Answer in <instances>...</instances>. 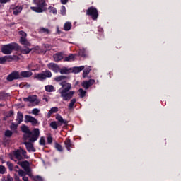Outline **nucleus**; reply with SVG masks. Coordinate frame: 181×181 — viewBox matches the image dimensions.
<instances>
[{
	"instance_id": "nucleus-59",
	"label": "nucleus",
	"mask_w": 181,
	"mask_h": 181,
	"mask_svg": "<svg viewBox=\"0 0 181 181\" xmlns=\"http://www.w3.org/2000/svg\"><path fill=\"white\" fill-rule=\"evenodd\" d=\"M27 175L30 176V177H33V175H32V173H27Z\"/></svg>"
},
{
	"instance_id": "nucleus-8",
	"label": "nucleus",
	"mask_w": 181,
	"mask_h": 181,
	"mask_svg": "<svg viewBox=\"0 0 181 181\" xmlns=\"http://www.w3.org/2000/svg\"><path fill=\"white\" fill-rule=\"evenodd\" d=\"M23 144L25 145L26 149L28 152H36V149L33 147V144L32 141H24Z\"/></svg>"
},
{
	"instance_id": "nucleus-32",
	"label": "nucleus",
	"mask_w": 181,
	"mask_h": 181,
	"mask_svg": "<svg viewBox=\"0 0 181 181\" xmlns=\"http://www.w3.org/2000/svg\"><path fill=\"white\" fill-rule=\"evenodd\" d=\"M78 91L81 98L86 97V90H83V88H80Z\"/></svg>"
},
{
	"instance_id": "nucleus-34",
	"label": "nucleus",
	"mask_w": 181,
	"mask_h": 181,
	"mask_svg": "<svg viewBox=\"0 0 181 181\" xmlns=\"http://www.w3.org/2000/svg\"><path fill=\"white\" fill-rule=\"evenodd\" d=\"M55 148L59 151V152H63V147L62 145L59 144V143H55Z\"/></svg>"
},
{
	"instance_id": "nucleus-57",
	"label": "nucleus",
	"mask_w": 181,
	"mask_h": 181,
	"mask_svg": "<svg viewBox=\"0 0 181 181\" xmlns=\"http://www.w3.org/2000/svg\"><path fill=\"white\" fill-rule=\"evenodd\" d=\"M66 2H69V0H61V3L63 4V5H66Z\"/></svg>"
},
{
	"instance_id": "nucleus-11",
	"label": "nucleus",
	"mask_w": 181,
	"mask_h": 181,
	"mask_svg": "<svg viewBox=\"0 0 181 181\" xmlns=\"http://www.w3.org/2000/svg\"><path fill=\"white\" fill-rule=\"evenodd\" d=\"M33 74V73H32V71H21L20 73V80L22 79V78H26L32 77Z\"/></svg>"
},
{
	"instance_id": "nucleus-6",
	"label": "nucleus",
	"mask_w": 181,
	"mask_h": 181,
	"mask_svg": "<svg viewBox=\"0 0 181 181\" xmlns=\"http://www.w3.org/2000/svg\"><path fill=\"white\" fill-rule=\"evenodd\" d=\"M86 15L91 16L93 21H97V18H98V11L95 7H90L86 11Z\"/></svg>"
},
{
	"instance_id": "nucleus-25",
	"label": "nucleus",
	"mask_w": 181,
	"mask_h": 181,
	"mask_svg": "<svg viewBox=\"0 0 181 181\" xmlns=\"http://www.w3.org/2000/svg\"><path fill=\"white\" fill-rule=\"evenodd\" d=\"M14 172H17L21 177H23L24 176H26V173L23 171L22 169L18 170H14Z\"/></svg>"
},
{
	"instance_id": "nucleus-10",
	"label": "nucleus",
	"mask_w": 181,
	"mask_h": 181,
	"mask_svg": "<svg viewBox=\"0 0 181 181\" xmlns=\"http://www.w3.org/2000/svg\"><path fill=\"white\" fill-rule=\"evenodd\" d=\"M25 122H31L32 125H36L37 124V119L36 118L30 116V115H25Z\"/></svg>"
},
{
	"instance_id": "nucleus-37",
	"label": "nucleus",
	"mask_w": 181,
	"mask_h": 181,
	"mask_svg": "<svg viewBox=\"0 0 181 181\" xmlns=\"http://www.w3.org/2000/svg\"><path fill=\"white\" fill-rule=\"evenodd\" d=\"M50 127L53 129H57V127H59V125L57 124V122H52L50 123Z\"/></svg>"
},
{
	"instance_id": "nucleus-35",
	"label": "nucleus",
	"mask_w": 181,
	"mask_h": 181,
	"mask_svg": "<svg viewBox=\"0 0 181 181\" xmlns=\"http://www.w3.org/2000/svg\"><path fill=\"white\" fill-rule=\"evenodd\" d=\"M20 151L21 153V155H23V156H24L25 159H28V158H29V156H28V155H26L25 150H23L22 148L20 147Z\"/></svg>"
},
{
	"instance_id": "nucleus-12",
	"label": "nucleus",
	"mask_w": 181,
	"mask_h": 181,
	"mask_svg": "<svg viewBox=\"0 0 181 181\" xmlns=\"http://www.w3.org/2000/svg\"><path fill=\"white\" fill-rule=\"evenodd\" d=\"M47 67H48V69H49V70H52L55 73H57L59 71V70H60V68H59V65H57L54 63L48 64Z\"/></svg>"
},
{
	"instance_id": "nucleus-39",
	"label": "nucleus",
	"mask_w": 181,
	"mask_h": 181,
	"mask_svg": "<svg viewBox=\"0 0 181 181\" xmlns=\"http://www.w3.org/2000/svg\"><path fill=\"white\" fill-rule=\"evenodd\" d=\"M19 35H21L20 39H26V36H28L26 33H25L24 31H20Z\"/></svg>"
},
{
	"instance_id": "nucleus-1",
	"label": "nucleus",
	"mask_w": 181,
	"mask_h": 181,
	"mask_svg": "<svg viewBox=\"0 0 181 181\" xmlns=\"http://www.w3.org/2000/svg\"><path fill=\"white\" fill-rule=\"evenodd\" d=\"M67 78H70L66 76H59L54 78L55 81L58 83L62 81L59 84L62 88L59 90V93L61 98H62L64 101H70V100L73 98V95H74L75 93L74 90H71V84L64 81L67 80Z\"/></svg>"
},
{
	"instance_id": "nucleus-7",
	"label": "nucleus",
	"mask_w": 181,
	"mask_h": 181,
	"mask_svg": "<svg viewBox=\"0 0 181 181\" xmlns=\"http://www.w3.org/2000/svg\"><path fill=\"white\" fill-rule=\"evenodd\" d=\"M7 81L9 83L13 81V80H21V75L19 71H13L10 74H8L6 77Z\"/></svg>"
},
{
	"instance_id": "nucleus-48",
	"label": "nucleus",
	"mask_w": 181,
	"mask_h": 181,
	"mask_svg": "<svg viewBox=\"0 0 181 181\" xmlns=\"http://www.w3.org/2000/svg\"><path fill=\"white\" fill-rule=\"evenodd\" d=\"M16 128H18V124H15L14 123H12L11 126V129H12L13 131H15Z\"/></svg>"
},
{
	"instance_id": "nucleus-54",
	"label": "nucleus",
	"mask_w": 181,
	"mask_h": 181,
	"mask_svg": "<svg viewBox=\"0 0 181 181\" xmlns=\"http://www.w3.org/2000/svg\"><path fill=\"white\" fill-rule=\"evenodd\" d=\"M14 180L15 181H21L19 176H18V175H16V174H14Z\"/></svg>"
},
{
	"instance_id": "nucleus-26",
	"label": "nucleus",
	"mask_w": 181,
	"mask_h": 181,
	"mask_svg": "<svg viewBox=\"0 0 181 181\" xmlns=\"http://www.w3.org/2000/svg\"><path fill=\"white\" fill-rule=\"evenodd\" d=\"M77 101V100H76V98H73L71 101L69 105V110H73L74 107V104H76V102Z\"/></svg>"
},
{
	"instance_id": "nucleus-55",
	"label": "nucleus",
	"mask_w": 181,
	"mask_h": 181,
	"mask_svg": "<svg viewBox=\"0 0 181 181\" xmlns=\"http://www.w3.org/2000/svg\"><path fill=\"white\" fill-rule=\"evenodd\" d=\"M12 115H13V110H11L10 112H8V113L7 114V117H12Z\"/></svg>"
},
{
	"instance_id": "nucleus-13",
	"label": "nucleus",
	"mask_w": 181,
	"mask_h": 181,
	"mask_svg": "<svg viewBox=\"0 0 181 181\" xmlns=\"http://www.w3.org/2000/svg\"><path fill=\"white\" fill-rule=\"evenodd\" d=\"M23 101H29V103H35V105L39 104V100H36V96H28V98H24Z\"/></svg>"
},
{
	"instance_id": "nucleus-21",
	"label": "nucleus",
	"mask_w": 181,
	"mask_h": 181,
	"mask_svg": "<svg viewBox=\"0 0 181 181\" xmlns=\"http://www.w3.org/2000/svg\"><path fill=\"white\" fill-rule=\"evenodd\" d=\"M53 58L55 62H60V60H62V59H63V54H55L53 55Z\"/></svg>"
},
{
	"instance_id": "nucleus-45",
	"label": "nucleus",
	"mask_w": 181,
	"mask_h": 181,
	"mask_svg": "<svg viewBox=\"0 0 181 181\" xmlns=\"http://www.w3.org/2000/svg\"><path fill=\"white\" fill-rule=\"evenodd\" d=\"M6 170V169L5 168V166L4 165H0V173L1 175H4V173H5V171Z\"/></svg>"
},
{
	"instance_id": "nucleus-51",
	"label": "nucleus",
	"mask_w": 181,
	"mask_h": 181,
	"mask_svg": "<svg viewBox=\"0 0 181 181\" xmlns=\"http://www.w3.org/2000/svg\"><path fill=\"white\" fill-rule=\"evenodd\" d=\"M24 170L26 172V173H30V172H32V170L30 169L29 165L27 168H24Z\"/></svg>"
},
{
	"instance_id": "nucleus-63",
	"label": "nucleus",
	"mask_w": 181,
	"mask_h": 181,
	"mask_svg": "<svg viewBox=\"0 0 181 181\" xmlns=\"http://www.w3.org/2000/svg\"><path fill=\"white\" fill-rule=\"evenodd\" d=\"M0 107H4V105H2V104H0Z\"/></svg>"
},
{
	"instance_id": "nucleus-64",
	"label": "nucleus",
	"mask_w": 181,
	"mask_h": 181,
	"mask_svg": "<svg viewBox=\"0 0 181 181\" xmlns=\"http://www.w3.org/2000/svg\"><path fill=\"white\" fill-rule=\"evenodd\" d=\"M32 70V71H35V69H31Z\"/></svg>"
},
{
	"instance_id": "nucleus-29",
	"label": "nucleus",
	"mask_w": 181,
	"mask_h": 181,
	"mask_svg": "<svg viewBox=\"0 0 181 181\" xmlns=\"http://www.w3.org/2000/svg\"><path fill=\"white\" fill-rule=\"evenodd\" d=\"M74 60V54H70L64 58V62H71Z\"/></svg>"
},
{
	"instance_id": "nucleus-43",
	"label": "nucleus",
	"mask_w": 181,
	"mask_h": 181,
	"mask_svg": "<svg viewBox=\"0 0 181 181\" xmlns=\"http://www.w3.org/2000/svg\"><path fill=\"white\" fill-rule=\"evenodd\" d=\"M5 181H13V177H12V176H11V175H8L5 178H4Z\"/></svg>"
},
{
	"instance_id": "nucleus-17",
	"label": "nucleus",
	"mask_w": 181,
	"mask_h": 181,
	"mask_svg": "<svg viewBox=\"0 0 181 181\" xmlns=\"http://www.w3.org/2000/svg\"><path fill=\"white\" fill-rule=\"evenodd\" d=\"M82 70H84V66H81L79 67H74L71 69V73H74V74H77V73H80Z\"/></svg>"
},
{
	"instance_id": "nucleus-18",
	"label": "nucleus",
	"mask_w": 181,
	"mask_h": 181,
	"mask_svg": "<svg viewBox=\"0 0 181 181\" xmlns=\"http://www.w3.org/2000/svg\"><path fill=\"white\" fill-rule=\"evenodd\" d=\"M22 121H23V114H22V112H18L17 113V119H16L17 125H19V124H21Z\"/></svg>"
},
{
	"instance_id": "nucleus-20",
	"label": "nucleus",
	"mask_w": 181,
	"mask_h": 181,
	"mask_svg": "<svg viewBox=\"0 0 181 181\" xmlns=\"http://www.w3.org/2000/svg\"><path fill=\"white\" fill-rule=\"evenodd\" d=\"M20 42L21 43V45H23L25 47L30 46V42H29V41H28V39L26 38L20 39Z\"/></svg>"
},
{
	"instance_id": "nucleus-22",
	"label": "nucleus",
	"mask_w": 181,
	"mask_h": 181,
	"mask_svg": "<svg viewBox=\"0 0 181 181\" xmlns=\"http://www.w3.org/2000/svg\"><path fill=\"white\" fill-rule=\"evenodd\" d=\"M45 90L47 91V93H53L54 91V86L53 85H47L45 86Z\"/></svg>"
},
{
	"instance_id": "nucleus-53",
	"label": "nucleus",
	"mask_w": 181,
	"mask_h": 181,
	"mask_svg": "<svg viewBox=\"0 0 181 181\" xmlns=\"http://www.w3.org/2000/svg\"><path fill=\"white\" fill-rule=\"evenodd\" d=\"M40 145H45V138L41 137L40 139Z\"/></svg>"
},
{
	"instance_id": "nucleus-40",
	"label": "nucleus",
	"mask_w": 181,
	"mask_h": 181,
	"mask_svg": "<svg viewBox=\"0 0 181 181\" xmlns=\"http://www.w3.org/2000/svg\"><path fill=\"white\" fill-rule=\"evenodd\" d=\"M79 56H81L82 57H86V56H87L86 54V49H80V51H79Z\"/></svg>"
},
{
	"instance_id": "nucleus-28",
	"label": "nucleus",
	"mask_w": 181,
	"mask_h": 181,
	"mask_svg": "<svg viewBox=\"0 0 181 181\" xmlns=\"http://www.w3.org/2000/svg\"><path fill=\"white\" fill-rule=\"evenodd\" d=\"M64 30H70V29H71V23L70 22L65 23L64 25Z\"/></svg>"
},
{
	"instance_id": "nucleus-27",
	"label": "nucleus",
	"mask_w": 181,
	"mask_h": 181,
	"mask_svg": "<svg viewBox=\"0 0 181 181\" xmlns=\"http://www.w3.org/2000/svg\"><path fill=\"white\" fill-rule=\"evenodd\" d=\"M9 57L8 56H4V57H0V64H4V63L7 61L9 60Z\"/></svg>"
},
{
	"instance_id": "nucleus-2",
	"label": "nucleus",
	"mask_w": 181,
	"mask_h": 181,
	"mask_svg": "<svg viewBox=\"0 0 181 181\" xmlns=\"http://www.w3.org/2000/svg\"><path fill=\"white\" fill-rule=\"evenodd\" d=\"M21 130L24 132L23 141H30V142H35L40 135L39 129H34L33 131H30L29 127L25 125L21 127Z\"/></svg>"
},
{
	"instance_id": "nucleus-3",
	"label": "nucleus",
	"mask_w": 181,
	"mask_h": 181,
	"mask_svg": "<svg viewBox=\"0 0 181 181\" xmlns=\"http://www.w3.org/2000/svg\"><path fill=\"white\" fill-rule=\"evenodd\" d=\"M34 4H36L37 7H30L34 12L42 13L46 11V1L45 0H34Z\"/></svg>"
},
{
	"instance_id": "nucleus-19",
	"label": "nucleus",
	"mask_w": 181,
	"mask_h": 181,
	"mask_svg": "<svg viewBox=\"0 0 181 181\" xmlns=\"http://www.w3.org/2000/svg\"><path fill=\"white\" fill-rule=\"evenodd\" d=\"M59 72L61 74H70V73H71V68L68 69V68L64 67L60 69Z\"/></svg>"
},
{
	"instance_id": "nucleus-30",
	"label": "nucleus",
	"mask_w": 181,
	"mask_h": 181,
	"mask_svg": "<svg viewBox=\"0 0 181 181\" xmlns=\"http://www.w3.org/2000/svg\"><path fill=\"white\" fill-rule=\"evenodd\" d=\"M40 33H47V35H49L50 33V30H49L47 28H40Z\"/></svg>"
},
{
	"instance_id": "nucleus-61",
	"label": "nucleus",
	"mask_w": 181,
	"mask_h": 181,
	"mask_svg": "<svg viewBox=\"0 0 181 181\" xmlns=\"http://www.w3.org/2000/svg\"><path fill=\"white\" fill-rule=\"evenodd\" d=\"M32 67H33V65H32V64H30V65H28V69H32Z\"/></svg>"
},
{
	"instance_id": "nucleus-15",
	"label": "nucleus",
	"mask_w": 181,
	"mask_h": 181,
	"mask_svg": "<svg viewBox=\"0 0 181 181\" xmlns=\"http://www.w3.org/2000/svg\"><path fill=\"white\" fill-rule=\"evenodd\" d=\"M11 9L13 10V15H18V13H21V12H22L23 8L21 6H17L15 8H11Z\"/></svg>"
},
{
	"instance_id": "nucleus-41",
	"label": "nucleus",
	"mask_w": 181,
	"mask_h": 181,
	"mask_svg": "<svg viewBox=\"0 0 181 181\" xmlns=\"http://www.w3.org/2000/svg\"><path fill=\"white\" fill-rule=\"evenodd\" d=\"M49 12H52V13H54V15H56L57 13V10H56L55 8L54 7H49Z\"/></svg>"
},
{
	"instance_id": "nucleus-4",
	"label": "nucleus",
	"mask_w": 181,
	"mask_h": 181,
	"mask_svg": "<svg viewBox=\"0 0 181 181\" xmlns=\"http://www.w3.org/2000/svg\"><path fill=\"white\" fill-rule=\"evenodd\" d=\"M19 46L16 43H11L4 45L1 48L2 53L4 54H11L13 50H18Z\"/></svg>"
},
{
	"instance_id": "nucleus-58",
	"label": "nucleus",
	"mask_w": 181,
	"mask_h": 181,
	"mask_svg": "<svg viewBox=\"0 0 181 181\" xmlns=\"http://www.w3.org/2000/svg\"><path fill=\"white\" fill-rule=\"evenodd\" d=\"M23 181H29V178L28 177H26L25 175H24V177H23Z\"/></svg>"
},
{
	"instance_id": "nucleus-33",
	"label": "nucleus",
	"mask_w": 181,
	"mask_h": 181,
	"mask_svg": "<svg viewBox=\"0 0 181 181\" xmlns=\"http://www.w3.org/2000/svg\"><path fill=\"white\" fill-rule=\"evenodd\" d=\"M91 71L90 69H85L83 73V78H86L87 76L90 74V71Z\"/></svg>"
},
{
	"instance_id": "nucleus-50",
	"label": "nucleus",
	"mask_w": 181,
	"mask_h": 181,
	"mask_svg": "<svg viewBox=\"0 0 181 181\" xmlns=\"http://www.w3.org/2000/svg\"><path fill=\"white\" fill-rule=\"evenodd\" d=\"M61 12H62V15H66V7H64V6H62Z\"/></svg>"
},
{
	"instance_id": "nucleus-46",
	"label": "nucleus",
	"mask_w": 181,
	"mask_h": 181,
	"mask_svg": "<svg viewBox=\"0 0 181 181\" xmlns=\"http://www.w3.org/2000/svg\"><path fill=\"white\" fill-rule=\"evenodd\" d=\"M33 180H35V181H43V179L42 178V177L37 175V176L33 177Z\"/></svg>"
},
{
	"instance_id": "nucleus-14",
	"label": "nucleus",
	"mask_w": 181,
	"mask_h": 181,
	"mask_svg": "<svg viewBox=\"0 0 181 181\" xmlns=\"http://www.w3.org/2000/svg\"><path fill=\"white\" fill-rule=\"evenodd\" d=\"M56 119H57V121L59 122L60 125H62L63 124H64V125H67V124H69V122H67V120H64L63 119V117L62 116H60V115H57Z\"/></svg>"
},
{
	"instance_id": "nucleus-47",
	"label": "nucleus",
	"mask_w": 181,
	"mask_h": 181,
	"mask_svg": "<svg viewBox=\"0 0 181 181\" xmlns=\"http://www.w3.org/2000/svg\"><path fill=\"white\" fill-rule=\"evenodd\" d=\"M6 97V93L4 92H0V100H4Z\"/></svg>"
},
{
	"instance_id": "nucleus-62",
	"label": "nucleus",
	"mask_w": 181,
	"mask_h": 181,
	"mask_svg": "<svg viewBox=\"0 0 181 181\" xmlns=\"http://www.w3.org/2000/svg\"><path fill=\"white\" fill-rule=\"evenodd\" d=\"M43 100H45V101H46L47 103L49 102V100L47 99V98H43Z\"/></svg>"
},
{
	"instance_id": "nucleus-42",
	"label": "nucleus",
	"mask_w": 181,
	"mask_h": 181,
	"mask_svg": "<svg viewBox=\"0 0 181 181\" xmlns=\"http://www.w3.org/2000/svg\"><path fill=\"white\" fill-rule=\"evenodd\" d=\"M5 136L8 138H11V136H12V132H11V130H6L5 132Z\"/></svg>"
},
{
	"instance_id": "nucleus-49",
	"label": "nucleus",
	"mask_w": 181,
	"mask_h": 181,
	"mask_svg": "<svg viewBox=\"0 0 181 181\" xmlns=\"http://www.w3.org/2000/svg\"><path fill=\"white\" fill-rule=\"evenodd\" d=\"M9 59H11V60H19V57L16 55H13V57L8 56Z\"/></svg>"
},
{
	"instance_id": "nucleus-16",
	"label": "nucleus",
	"mask_w": 181,
	"mask_h": 181,
	"mask_svg": "<svg viewBox=\"0 0 181 181\" xmlns=\"http://www.w3.org/2000/svg\"><path fill=\"white\" fill-rule=\"evenodd\" d=\"M21 154V148H19L18 150L14 152V156H15L16 159H18V160H22V159H23V157Z\"/></svg>"
},
{
	"instance_id": "nucleus-38",
	"label": "nucleus",
	"mask_w": 181,
	"mask_h": 181,
	"mask_svg": "<svg viewBox=\"0 0 181 181\" xmlns=\"http://www.w3.org/2000/svg\"><path fill=\"white\" fill-rule=\"evenodd\" d=\"M6 165H7L10 172H12V170H13V164H12V163H11L9 161H7Z\"/></svg>"
},
{
	"instance_id": "nucleus-24",
	"label": "nucleus",
	"mask_w": 181,
	"mask_h": 181,
	"mask_svg": "<svg viewBox=\"0 0 181 181\" xmlns=\"http://www.w3.org/2000/svg\"><path fill=\"white\" fill-rule=\"evenodd\" d=\"M18 165H20L23 169H25V168H28L29 166V162L28 161H22V162H18Z\"/></svg>"
},
{
	"instance_id": "nucleus-31",
	"label": "nucleus",
	"mask_w": 181,
	"mask_h": 181,
	"mask_svg": "<svg viewBox=\"0 0 181 181\" xmlns=\"http://www.w3.org/2000/svg\"><path fill=\"white\" fill-rule=\"evenodd\" d=\"M30 52H32V49H29L28 47H26L25 49H22V53H23V54H29Z\"/></svg>"
},
{
	"instance_id": "nucleus-5",
	"label": "nucleus",
	"mask_w": 181,
	"mask_h": 181,
	"mask_svg": "<svg viewBox=\"0 0 181 181\" xmlns=\"http://www.w3.org/2000/svg\"><path fill=\"white\" fill-rule=\"evenodd\" d=\"M52 77V72L49 70H46L45 71H42L40 74H37L35 78L39 80L40 81H43V80H46V78H50Z\"/></svg>"
},
{
	"instance_id": "nucleus-56",
	"label": "nucleus",
	"mask_w": 181,
	"mask_h": 181,
	"mask_svg": "<svg viewBox=\"0 0 181 181\" xmlns=\"http://www.w3.org/2000/svg\"><path fill=\"white\" fill-rule=\"evenodd\" d=\"M7 2H11V0H0V4H6Z\"/></svg>"
},
{
	"instance_id": "nucleus-52",
	"label": "nucleus",
	"mask_w": 181,
	"mask_h": 181,
	"mask_svg": "<svg viewBox=\"0 0 181 181\" xmlns=\"http://www.w3.org/2000/svg\"><path fill=\"white\" fill-rule=\"evenodd\" d=\"M47 142H48V144H52V142H53V138L52 136H49L47 137Z\"/></svg>"
},
{
	"instance_id": "nucleus-44",
	"label": "nucleus",
	"mask_w": 181,
	"mask_h": 181,
	"mask_svg": "<svg viewBox=\"0 0 181 181\" xmlns=\"http://www.w3.org/2000/svg\"><path fill=\"white\" fill-rule=\"evenodd\" d=\"M39 112H40V110H39V109H33L32 110V114H33L34 115H39Z\"/></svg>"
},
{
	"instance_id": "nucleus-36",
	"label": "nucleus",
	"mask_w": 181,
	"mask_h": 181,
	"mask_svg": "<svg viewBox=\"0 0 181 181\" xmlns=\"http://www.w3.org/2000/svg\"><path fill=\"white\" fill-rule=\"evenodd\" d=\"M58 111H59V108H57V107H52L49 111V115H52V114H54V112H57Z\"/></svg>"
},
{
	"instance_id": "nucleus-60",
	"label": "nucleus",
	"mask_w": 181,
	"mask_h": 181,
	"mask_svg": "<svg viewBox=\"0 0 181 181\" xmlns=\"http://www.w3.org/2000/svg\"><path fill=\"white\" fill-rule=\"evenodd\" d=\"M18 169H19V166L16 165V166L14 167V170H18Z\"/></svg>"
},
{
	"instance_id": "nucleus-9",
	"label": "nucleus",
	"mask_w": 181,
	"mask_h": 181,
	"mask_svg": "<svg viewBox=\"0 0 181 181\" xmlns=\"http://www.w3.org/2000/svg\"><path fill=\"white\" fill-rule=\"evenodd\" d=\"M93 83H95V81L94 79H90L89 81H85L82 83V86L83 88H86V90L90 88L91 86H93Z\"/></svg>"
},
{
	"instance_id": "nucleus-23",
	"label": "nucleus",
	"mask_w": 181,
	"mask_h": 181,
	"mask_svg": "<svg viewBox=\"0 0 181 181\" xmlns=\"http://www.w3.org/2000/svg\"><path fill=\"white\" fill-rule=\"evenodd\" d=\"M64 144H65V146H66L67 151H70V148H71V146H72L71 141H70V139H67L64 141Z\"/></svg>"
}]
</instances>
